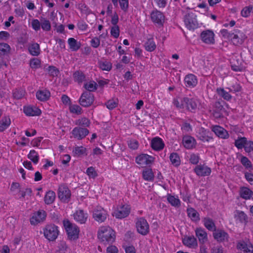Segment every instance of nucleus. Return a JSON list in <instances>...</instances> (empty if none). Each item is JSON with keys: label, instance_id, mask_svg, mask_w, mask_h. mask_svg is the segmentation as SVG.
<instances>
[{"label": "nucleus", "instance_id": "nucleus-1", "mask_svg": "<svg viewBox=\"0 0 253 253\" xmlns=\"http://www.w3.org/2000/svg\"><path fill=\"white\" fill-rule=\"evenodd\" d=\"M222 37L230 41L235 45L239 46L243 44L247 37L243 31L236 29L232 33L227 30H222Z\"/></svg>", "mask_w": 253, "mask_h": 253}, {"label": "nucleus", "instance_id": "nucleus-2", "mask_svg": "<svg viewBox=\"0 0 253 253\" xmlns=\"http://www.w3.org/2000/svg\"><path fill=\"white\" fill-rule=\"evenodd\" d=\"M98 238L103 242L112 243L115 240L114 231L109 226H102L98 231Z\"/></svg>", "mask_w": 253, "mask_h": 253}, {"label": "nucleus", "instance_id": "nucleus-3", "mask_svg": "<svg viewBox=\"0 0 253 253\" xmlns=\"http://www.w3.org/2000/svg\"><path fill=\"white\" fill-rule=\"evenodd\" d=\"M63 225L70 240H75L79 238L80 230L77 225L72 224L68 220H64Z\"/></svg>", "mask_w": 253, "mask_h": 253}, {"label": "nucleus", "instance_id": "nucleus-4", "mask_svg": "<svg viewBox=\"0 0 253 253\" xmlns=\"http://www.w3.org/2000/svg\"><path fill=\"white\" fill-rule=\"evenodd\" d=\"M44 236L49 241H54L59 234L57 226L53 224L47 225L43 230Z\"/></svg>", "mask_w": 253, "mask_h": 253}, {"label": "nucleus", "instance_id": "nucleus-5", "mask_svg": "<svg viewBox=\"0 0 253 253\" xmlns=\"http://www.w3.org/2000/svg\"><path fill=\"white\" fill-rule=\"evenodd\" d=\"M197 16L193 12H188L184 17V23L186 28L190 30H193L198 27L196 19Z\"/></svg>", "mask_w": 253, "mask_h": 253}, {"label": "nucleus", "instance_id": "nucleus-6", "mask_svg": "<svg viewBox=\"0 0 253 253\" xmlns=\"http://www.w3.org/2000/svg\"><path fill=\"white\" fill-rule=\"evenodd\" d=\"M89 132V130L86 128L76 126L71 131L72 136H71V137H74L79 140H82L85 138Z\"/></svg>", "mask_w": 253, "mask_h": 253}, {"label": "nucleus", "instance_id": "nucleus-7", "mask_svg": "<svg viewBox=\"0 0 253 253\" xmlns=\"http://www.w3.org/2000/svg\"><path fill=\"white\" fill-rule=\"evenodd\" d=\"M136 227L138 232L142 235H147L149 231V226L147 220L141 217L138 219L136 222Z\"/></svg>", "mask_w": 253, "mask_h": 253}, {"label": "nucleus", "instance_id": "nucleus-8", "mask_svg": "<svg viewBox=\"0 0 253 253\" xmlns=\"http://www.w3.org/2000/svg\"><path fill=\"white\" fill-rule=\"evenodd\" d=\"M71 192L65 185H61L58 188V198L63 202L68 203L71 197Z\"/></svg>", "mask_w": 253, "mask_h": 253}, {"label": "nucleus", "instance_id": "nucleus-9", "mask_svg": "<svg viewBox=\"0 0 253 253\" xmlns=\"http://www.w3.org/2000/svg\"><path fill=\"white\" fill-rule=\"evenodd\" d=\"M46 216V213L43 210H39L34 212L30 218V223L32 225H37L43 221Z\"/></svg>", "mask_w": 253, "mask_h": 253}, {"label": "nucleus", "instance_id": "nucleus-10", "mask_svg": "<svg viewBox=\"0 0 253 253\" xmlns=\"http://www.w3.org/2000/svg\"><path fill=\"white\" fill-rule=\"evenodd\" d=\"M93 95L89 92H84L80 99V105L83 107H87L90 106L93 102Z\"/></svg>", "mask_w": 253, "mask_h": 253}, {"label": "nucleus", "instance_id": "nucleus-11", "mask_svg": "<svg viewBox=\"0 0 253 253\" xmlns=\"http://www.w3.org/2000/svg\"><path fill=\"white\" fill-rule=\"evenodd\" d=\"M152 21L158 26H163L165 22V16L161 11L155 10L151 13Z\"/></svg>", "mask_w": 253, "mask_h": 253}, {"label": "nucleus", "instance_id": "nucleus-12", "mask_svg": "<svg viewBox=\"0 0 253 253\" xmlns=\"http://www.w3.org/2000/svg\"><path fill=\"white\" fill-rule=\"evenodd\" d=\"M130 212V208L128 205L120 207L113 214L117 218H123L126 217Z\"/></svg>", "mask_w": 253, "mask_h": 253}, {"label": "nucleus", "instance_id": "nucleus-13", "mask_svg": "<svg viewBox=\"0 0 253 253\" xmlns=\"http://www.w3.org/2000/svg\"><path fill=\"white\" fill-rule=\"evenodd\" d=\"M136 162L142 166L151 164L154 161V158L147 154H141L136 158Z\"/></svg>", "mask_w": 253, "mask_h": 253}, {"label": "nucleus", "instance_id": "nucleus-14", "mask_svg": "<svg viewBox=\"0 0 253 253\" xmlns=\"http://www.w3.org/2000/svg\"><path fill=\"white\" fill-rule=\"evenodd\" d=\"M237 247L245 253H253V245L249 241H240L237 244Z\"/></svg>", "mask_w": 253, "mask_h": 253}, {"label": "nucleus", "instance_id": "nucleus-15", "mask_svg": "<svg viewBox=\"0 0 253 253\" xmlns=\"http://www.w3.org/2000/svg\"><path fill=\"white\" fill-rule=\"evenodd\" d=\"M106 217V212L103 209L95 210L93 212V218L99 222H104Z\"/></svg>", "mask_w": 253, "mask_h": 253}, {"label": "nucleus", "instance_id": "nucleus-16", "mask_svg": "<svg viewBox=\"0 0 253 253\" xmlns=\"http://www.w3.org/2000/svg\"><path fill=\"white\" fill-rule=\"evenodd\" d=\"M194 171L198 176H208L211 172V169L204 165L197 166L194 169Z\"/></svg>", "mask_w": 253, "mask_h": 253}, {"label": "nucleus", "instance_id": "nucleus-17", "mask_svg": "<svg viewBox=\"0 0 253 253\" xmlns=\"http://www.w3.org/2000/svg\"><path fill=\"white\" fill-rule=\"evenodd\" d=\"M182 101L184 103V106L189 111L195 110L198 107V102L194 99L184 97L182 99Z\"/></svg>", "mask_w": 253, "mask_h": 253}, {"label": "nucleus", "instance_id": "nucleus-18", "mask_svg": "<svg viewBox=\"0 0 253 253\" xmlns=\"http://www.w3.org/2000/svg\"><path fill=\"white\" fill-rule=\"evenodd\" d=\"M201 37L202 41L206 43H212L214 41V34L210 30L203 32Z\"/></svg>", "mask_w": 253, "mask_h": 253}, {"label": "nucleus", "instance_id": "nucleus-19", "mask_svg": "<svg viewBox=\"0 0 253 253\" xmlns=\"http://www.w3.org/2000/svg\"><path fill=\"white\" fill-rule=\"evenodd\" d=\"M24 112L27 116H39L41 114V111L38 108L35 106H25L24 107Z\"/></svg>", "mask_w": 253, "mask_h": 253}, {"label": "nucleus", "instance_id": "nucleus-20", "mask_svg": "<svg viewBox=\"0 0 253 253\" xmlns=\"http://www.w3.org/2000/svg\"><path fill=\"white\" fill-rule=\"evenodd\" d=\"M195 233L200 243L204 244L208 241L207 233L204 229L198 228L196 229Z\"/></svg>", "mask_w": 253, "mask_h": 253}, {"label": "nucleus", "instance_id": "nucleus-21", "mask_svg": "<svg viewBox=\"0 0 253 253\" xmlns=\"http://www.w3.org/2000/svg\"><path fill=\"white\" fill-rule=\"evenodd\" d=\"M231 68L233 70L238 72L242 70L241 62L236 56H233L230 59Z\"/></svg>", "mask_w": 253, "mask_h": 253}, {"label": "nucleus", "instance_id": "nucleus-22", "mask_svg": "<svg viewBox=\"0 0 253 253\" xmlns=\"http://www.w3.org/2000/svg\"><path fill=\"white\" fill-rule=\"evenodd\" d=\"M234 217L241 223L246 224L248 222L247 215L243 211L236 210L234 212Z\"/></svg>", "mask_w": 253, "mask_h": 253}, {"label": "nucleus", "instance_id": "nucleus-23", "mask_svg": "<svg viewBox=\"0 0 253 253\" xmlns=\"http://www.w3.org/2000/svg\"><path fill=\"white\" fill-rule=\"evenodd\" d=\"M74 218L76 221L82 224L85 222L87 216L84 213L83 210H79L74 214Z\"/></svg>", "mask_w": 253, "mask_h": 253}, {"label": "nucleus", "instance_id": "nucleus-24", "mask_svg": "<svg viewBox=\"0 0 253 253\" xmlns=\"http://www.w3.org/2000/svg\"><path fill=\"white\" fill-rule=\"evenodd\" d=\"M182 242L184 245L190 248H195L197 246V240L194 236L185 237Z\"/></svg>", "mask_w": 253, "mask_h": 253}, {"label": "nucleus", "instance_id": "nucleus-25", "mask_svg": "<svg viewBox=\"0 0 253 253\" xmlns=\"http://www.w3.org/2000/svg\"><path fill=\"white\" fill-rule=\"evenodd\" d=\"M151 147L155 150H161L164 148V143L161 138L156 137L152 140Z\"/></svg>", "mask_w": 253, "mask_h": 253}, {"label": "nucleus", "instance_id": "nucleus-26", "mask_svg": "<svg viewBox=\"0 0 253 253\" xmlns=\"http://www.w3.org/2000/svg\"><path fill=\"white\" fill-rule=\"evenodd\" d=\"M28 50L32 55L37 56L40 53V45L36 42L31 43L29 45Z\"/></svg>", "mask_w": 253, "mask_h": 253}, {"label": "nucleus", "instance_id": "nucleus-27", "mask_svg": "<svg viewBox=\"0 0 253 253\" xmlns=\"http://www.w3.org/2000/svg\"><path fill=\"white\" fill-rule=\"evenodd\" d=\"M36 96L38 99L42 101H45L49 98L50 93L48 90L46 89L39 90L36 93Z\"/></svg>", "mask_w": 253, "mask_h": 253}, {"label": "nucleus", "instance_id": "nucleus-28", "mask_svg": "<svg viewBox=\"0 0 253 253\" xmlns=\"http://www.w3.org/2000/svg\"><path fill=\"white\" fill-rule=\"evenodd\" d=\"M205 227L210 231H216V226L213 220L209 217H205L203 220Z\"/></svg>", "mask_w": 253, "mask_h": 253}, {"label": "nucleus", "instance_id": "nucleus-29", "mask_svg": "<svg viewBox=\"0 0 253 253\" xmlns=\"http://www.w3.org/2000/svg\"><path fill=\"white\" fill-rule=\"evenodd\" d=\"M240 195L244 199H250L253 195V192L247 187H243L240 188Z\"/></svg>", "mask_w": 253, "mask_h": 253}, {"label": "nucleus", "instance_id": "nucleus-30", "mask_svg": "<svg viewBox=\"0 0 253 253\" xmlns=\"http://www.w3.org/2000/svg\"><path fill=\"white\" fill-rule=\"evenodd\" d=\"M185 82L186 85L189 87H193L197 84L196 77L193 74L187 75L185 78Z\"/></svg>", "mask_w": 253, "mask_h": 253}, {"label": "nucleus", "instance_id": "nucleus-31", "mask_svg": "<svg viewBox=\"0 0 253 253\" xmlns=\"http://www.w3.org/2000/svg\"><path fill=\"white\" fill-rule=\"evenodd\" d=\"M187 212L188 216L192 221H197L200 220L199 214L194 209L192 208H188Z\"/></svg>", "mask_w": 253, "mask_h": 253}, {"label": "nucleus", "instance_id": "nucleus-32", "mask_svg": "<svg viewBox=\"0 0 253 253\" xmlns=\"http://www.w3.org/2000/svg\"><path fill=\"white\" fill-rule=\"evenodd\" d=\"M221 105L220 102H216L214 106L212 115L215 119H219L221 117Z\"/></svg>", "mask_w": 253, "mask_h": 253}, {"label": "nucleus", "instance_id": "nucleus-33", "mask_svg": "<svg viewBox=\"0 0 253 253\" xmlns=\"http://www.w3.org/2000/svg\"><path fill=\"white\" fill-rule=\"evenodd\" d=\"M11 121L8 117H4L0 121V131H3L10 125Z\"/></svg>", "mask_w": 253, "mask_h": 253}, {"label": "nucleus", "instance_id": "nucleus-34", "mask_svg": "<svg viewBox=\"0 0 253 253\" xmlns=\"http://www.w3.org/2000/svg\"><path fill=\"white\" fill-rule=\"evenodd\" d=\"M68 44L70 48L73 51L78 50L81 47V43L78 42L74 38H71L68 39Z\"/></svg>", "mask_w": 253, "mask_h": 253}, {"label": "nucleus", "instance_id": "nucleus-35", "mask_svg": "<svg viewBox=\"0 0 253 253\" xmlns=\"http://www.w3.org/2000/svg\"><path fill=\"white\" fill-rule=\"evenodd\" d=\"M76 125L78 126H81L85 128L89 126L90 122L89 120L86 118H82L76 120L75 122Z\"/></svg>", "mask_w": 253, "mask_h": 253}, {"label": "nucleus", "instance_id": "nucleus-36", "mask_svg": "<svg viewBox=\"0 0 253 253\" xmlns=\"http://www.w3.org/2000/svg\"><path fill=\"white\" fill-rule=\"evenodd\" d=\"M55 198V193L53 191H49L44 197V202L47 205L51 204L54 201Z\"/></svg>", "mask_w": 253, "mask_h": 253}, {"label": "nucleus", "instance_id": "nucleus-37", "mask_svg": "<svg viewBox=\"0 0 253 253\" xmlns=\"http://www.w3.org/2000/svg\"><path fill=\"white\" fill-rule=\"evenodd\" d=\"M167 200L172 206L176 208H178L180 206V201L179 199L175 197L174 196L168 195Z\"/></svg>", "mask_w": 253, "mask_h": 253}, {"label": "nucleus", "instance_id": "nucleus-38", "mask_svg": "<svg viewBox=\"0 0 253 253\" xmlns=\"http://www.w3.org/2000/svg\"><path fill=\"white\" fill-rule=\"evenodd\" d=\"M145 49L148 51H153L156 48V45L152 38L148 39L145 43Z\"/></svg>", "mask_w": 253, "mask_h": 253}, {"label": "nucleus", "instance_id": "nucleus-39", "mask_svg": "<svg viewBox=\"0 0 253 253\" xmlns=\"http://www.w3.org/2000/svg\"><path fill=\"white\" fill-rule=\"evenodd\" d=\"M10 46L6 43H0V55L4 56L7 55L10 51Z\"/></svg>", "mask_w": 253, "mask_h": 253}, {"label": "nucleus", "instance_id": "nucleus-40", "mask_svg": "<svg viewBox=\"0 0 253 253\" xmlns=\"http://www.w3.org/2000/svg\"><path fill=\"white\" fill-rule=\"evenodd\" d=\"M169 159L171 164L175 166H178L180 164V159L176 153H172L169 156Z\"/></svg>", "mask_w": 253, "mask_h": 253}, {"label": "nucleus", "instance_id": "nucleus-41", "mask_svg": "<svg viewBox=\"0 0 253 253\" xmlns=\"http://www.w3.org/2000/svg\"><path fill=\"white\" fill-rule=\"evenodd\" d=\"M73 78L76 82L82 83L85 79V76L81 71H76L73 74Z\"/></svg>", "mask_w": 253, "mask_h": 253}, {"label": "nucleus", "instance_id": "nucleus-42", "mask_svg": "<svg viewBox=\"0 0 253 253\" xmlns=\"http://www.w3.org/2000/svg\"><path fill=\"white\" fill-rule=\"evenodd\" d=\"M28 158L30 159L34 164H37L39 162V156L35 150H31L28 155Z\"/></svg>", "mask_w": 253, "mask_h": 253}, {"label": "nucleus", "instance_id": "nucleus-43", "mask_svg": "<svg viewBox=\"0 0 253 253\" xmlns=\"http://www.w3.org/2000/svg\"><path fill=\"white\" fill-rule=\"evenodd\" d=\"M193 140V139L191 137H184L183 139V143L184 147L188 149L192 148L194 144Z\"/></svg>", "mask_w": 253, "mask_h": 253}, {"label": "nucleus", "instance_id": "nucleus-44", "mask_svg": "<svg viewBox=\"0 0 253 253\" xmlns=\"http://www.w3.org/2000/svg\"><path fill=\"white\" fill-rule=\"evenodd\" d=\"M143 178L147 181H151L154 179V174L151 169H147L143 171Z\"/></svg>", "mask_w": 253, "mask_h": 253}, {"label": "nucleus", "instance_id": "nucleus-45", "mask_svg": "<svg viewBox=\"0 0 253 253\" xmlns=\"http://www.w3.org/2000/svg\"><path fill=\"white\" fill-rule=\"evenodd\" d=\"M86 148L83 146L75 147L73 150V153H74V155L78 157L81 156L84 154L86 155Z\"/></svg>", "mask_w": 253, "mask_h": 253}, {"label": "nucleus", "instance_id": "nucleus-46", "mask_svg": "<svg viewBox=\"0 0 253 253\" xmlns=\"http://www.w3.org/2000/svg\"><path fill=\"white\" fill-rule=\"evenodd\" d=\"M247 140L245 137L238 138L235 141V145L238 149H242L244 147Z\"/></svg>", "mask_w": 253, "mask_h": 253}, {"label": "nucleus", "instance_id": "nucleus-47", "mask_svg": "<svg viewBox=\"0 0 253 253\" xmlns=\"http://www.w3.org/2000/svg\"><path fill=\"white\" fill-rule=\"evenodd\" d=\"M58 250L56 253H66L67 249V246L65 241H61L58 244Z\"/></svg>", "mask_w": 253, "mask_h": 253}, {"label": "nucleus", "instance_id": "nucleus-48", "mask_svg": "<svg viewBox=\"0 0 253 253\" xmlns=\"http://www.w3.org/2000/svg\"><path fill=\"white\" fill-rule=\"evenodd\" d=\"M25 93V91L21 88L15 89L13 92V96L15 99H19L24 96Z\"/></svg>", "mask_w": 253, "mask_h": 253}, {"label": "nucleus", "instance_id": "nucleus-49", "mask_svg": "<svg viewBox=\"0 0 253 253\" xmlns=\"http://www.w3.org/2000/svg\"><path fill=\"white\" fill-rule=\"evenodd\" d=\"M84 87L87 89L88 92L93 91L97 88V84L95 82L92 81L88 83H86L84 85Z\"/></svg>", "mask_w": 253, "mask_h": 253}, {"label": "nucleus", "instance_id": "nucleus-50", "mask_svg": "<svg viewBox=\"0 0 253 253\" xmlns=\"http://www.w3.org/2000/svg\"><path fill=\"white\" fill-rule=\"evenodd\" d=\"M41 24L42 28L43 30L48 31L51 29V25L49 20L45 19H42L41 20Z\"/></svg>", "mask_w": 253, "mask_h": 253}, {"label": "nucleus", "instance_id": "nucleus-51", "mask_svg": "<svg viewBox=\"0 0 253 253\" xmlns=\"http://www.w3.org/2000/svg\"><path fill=\"white\" fill-rule=\"evenodd\" d=\"M99 67L103 70L109 71L112 68V65L110 62L108 61L100 62Z\"/></svg>", "mask_w": 253, "mask_h": 253}, {"label": "nucleus", "instance_id": "nucleus-52", "mask_svg": "<svg viewBox=\"0 0 253 253\" xmlns=\"http://www.w3.org/2000/svg\"><path fill=\"white\" fill-rule=\"evenodd\" d=\"M252 6H249L244 7L241 11V15L245 17H248L253 10Z\"/></svg>", "mask_w": 253, "mask_h": 253}, {"label": "nucleus", "instance_id": "nucleus-53", "mask_svg": "<svg viewBox=\"0 0 253 253\" xmlns=\"http://www.w3.org/2000/svg\"><path fill=\"white\" fill-rule=\"evenodd\" d=\"M86 173L89 177L92 178H94L97 176L95 169L92 167H90L87 169Z\"/></svg>", "mask_w": 253, "mask_h": 253}, {"label": "nucleus", "instance_id": "nucleus-54", "mask_svg": "<svg viewBox=\"0 0 253 253\" xmlns=\"http://www.w3.org/2000/svg\"><path fill=\"white\" fill-rule=\"evenodd\" d=\"M241 162L242 164L247 169H249L252 167V164L251 161L246 157L243 156L241 158Z\"/></svg>", "mask_w": 253, "mask_h": 253}, {"label": "nucleus", "instance_id": "nucleus-55", "mask_svg": "<svg viewBox=\"0 0 253 253\" xmlns=\"http://www.w3.org/2000/svg\"><path fill=\"white\" fill-rule=\"evenodd\" d=\"M111 35L115 38L119 37L120 35V29L118 26H114L111 30Z\"/></svg>", "mask_w": 253, "mask_h": 253}, {"label": "nucleus", "instance_id": "nucleus-56", "mask_svg": "<svg viewBox=\"0 0 253 253\" xmlns=\"http://www.w3.org/2000/svg\"><path fill=\"white\" fill-rule=\"evenodd\" d=\"M121 8L124 11H126L128 7V0H119Z\"/></svg>", "mask_w": 253, "mask_h": 253}, {"label": "nucleus", "instance_id": "nucleus-57", "mask_svg": "<svg viewBox=\"0 0 253 253\" xmlns=\"http://www.w3.org/2000/svg\"><path fill=\"white\" fill-rule=\"evenodd\" d=\"M117 104V101L114 99L109 100L106 103V107L110 110L115 108Z\"/></svg>", "mask_w": 253, "mask_h": 253}, {"label": "nucleus", "instance_id": "nucleus-58", "mask_svg": "<svg viewBox=\"0 0 253 253\" xmlns=\"http://www.w3.org/2000/svg\"><path fill=\"white\" fill-rule=\"evenodd\" d=\"M70 110L72 113L80 114L81 113L82 108L79 105H73L70 106Z\"/></svg>", "mask_w": 253, "mask_h": 253}, {"label": "nucleus", "instance_id": "nucleus-59", "mask_svg": "<svg viewBox=\"0 0 253 253\" xmlns=\"http://www.w3.org/2000/svg\"><path fill=\"white\" fill-rule=\"evenodd\" d=\"M41 61L37 58H34L31 60L30 66L32 68L37 69L40 67Z\"/></svg>", "mask_w": 253, "mask_h": 253}, {"label": "nucleus", "instance_id": "nucleus-60", "mask_svg": "<svg viewBox=\"0 0 253 253\" xmlns=\"http://www.w3.org/2000/svg\"><path fill=\"white\" fill-rule=\"evenodd\" d=\"M32 28L35 31H38L40 29L41 24V22L38 19H34L32 20Z\"/></svg>", "mask_w": 253, "mask_h": 253}, {"label": "nucleus", "instance_id": "nucleus-61", "mask_svg": "<svg viewBox=\"0 0 253 253\" xmlns=\"http://www.w3.org/2000/svg\"><path fill=\"white\" fill-rule=\"evenodd\" d=\"M212 131L214 132L216 136L220 137L221 135V127L219 126H212L211 127Z\"/></svg>", "mask_w": 253, "mask_h": 253}, {"label": "nucleus", "instance_id": "nucleus-62", "mask_svg": "<svg viewBox=\"0 0 253 253\" xmlns=\"http://www.w3.org/2000/svg\"><path fill=\"white\" fill-rule=\"evenodd\" d=\"M48 72L50 75L54 77L57 76L59 71L54 66H49L48 67Z\"/></svg>", "mask_w": 253, "mask_h": 253}, {"label": "nucleus", "instance_id": "nucleus-63", "mask_svg": "<svg viewBox=\"0 0 253 253\" xmlns=\"http://www.w3.org/2000/svg\"><path fill=\"white\" fill-rule=\"evenodd\" d=\"M244 148L246 152H250L251 151L253 150V142H248L247 141Z\"/></svg>", "mask_w": 253, "mask_h": 253}, {"label": "nucleus", "instance_id": "nucleus-64", "mask_svg": "<svg viewBox=\"0 0 253 253\" xmlns=\"http://www.w3.org/2000/svg\"><path fill=\"white\" fill-rule=\"evenodd\" d=\"M190 162L192 164H197L199 161V156L196 154H193L191 155L190 158L189 159Z\"/></svg>", "mask_w": 253, "mask_h": 253}]
</instances>
